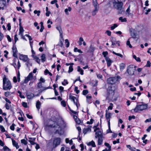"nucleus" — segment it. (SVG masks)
I'll list each match as a JSON object with an SVG mask.
<instances>
[{"mask_svg":"<svg viewBox=\"0 0 151 151\" xmlns=\"http://www.w3.org/2000/svg\"><path fill=\"white\" fill-rule=\"evenodd\" d=\"M68 84V82L66 80L64 79L63 81L62 82V84L64 86H66Z\"/></svg>","mask_w":151,"mask_h":151,"instance_id":"obj_55","label":"nucleus"},{"mask_svg":"<svg viewBox=\"0 0 151 151\" xmlns=\"http://www.w3.org/2000/svg\"><path fill=\"white\" fill-rule=\"evenodd\" d=\"M65 43L66 44V47H68L69 46L70 43L68 39H66L65 40Z\"/></svg>","mask_w":151,"mask_h":151,"instance_id":"obj_44","label":"nucleus"},{"mask_svg":"<svg viewBox=\"0 0 151 151\" xmlns=\"http://www.w3.org/2000/svg\"><path fill=\"white\" fill-rule=\"evenodd\" d=\"M93 120L92 119H90V120L89 121H87V122L86 123L87 124H91L93 123Z\"/></svg>","mask_w":151,"mask_h":151,"instance_id":"obj_61","label":"nucleus"},{"mask_svg":"<svg viewBox=\"0 0 151 151\" xmlns=\"http://www.w3.org/2000/svg\"><path fill=\"white\" fill-rule=\"evenodd\" d=\"M119 139H117L116 140H115L113 142V143L114 145L116 144V143H119Z\"/></svg>","mask_w":151,"mask_h":151,"instance_id":"obj_64","label":"nucleus"},{"mask_svg":"<svg viewBox=\"0 0 151 151\" xmlns=\"http://www.w3.org/2000/svg\"><path fill=\"white\" fill-rule=\"evenodd\" d=\"M45 127L46 128H55V129L56 130V132L59 134L60 135H61L60 132V131L61 130L62 128L57 122L49 120L48 121L47 123L46 124Z\"/></svg>","mask_w":151,"mask_h":151,"instance_id":"obj_1","label":"nucleus"},{"mask_svg":"<svg viewBox=\"0 0 151 151\" xmlns=\"http://www.w3.org/2000/svg\"><path fill=\"white\" fill-rule=\"evenodd\" d=\"M17 59L14 58L13 60V63L12 64H11L12 65H13L15 68H16L17 67Z\"/></svg>","mask_w":151,"mask_h":151,"instance_id":"obj_34","label":"nucleus"},{"mask_svg":"<svg viewBox=\"0 0 151 151\" xmlns=\"http://www.w3.org/2000/svg\"><path fill=\"white\" fill-rule=\"evenodd\" d=\"M119 19L121 20L122 22H127V19L126 18H123L122 17H120L119 18Z\"/></svg>","mask_w":151,"mask_h":151,"instance_id":"obj_47","label":"nucleus"},{"mask_svg":"<svg viewBox=\"0 0 151 151\" xmlns=\"http://www.w3.org/2000/svg\"><path fill=\"white\" fill-rule=\"evenodd\" d=\"M112 52L115 55L117 56H119L121 57V58H122L123 57V55H122V54H119V53H116L114 51H113Z\"/></svg>","mask_w":151,"mask_h":151,"instance_id":"obj_53","label":"nucleus"},{"mask_svg":"<svg viewBox=\"0 0 151 151\" xmlns=\"http://www.w3.org/2000/svg\"><path fill=\"white\" fill-rule=\"evenodd\" d=\"M32 57H33L34 58V59H35V60L37 63H40V60L37 56L33 55H32Z\"/></svg>","mask_w":151,"mask_h":151,"instance_id":"obj_33","label":"nucleus"},{"mask_svg":"<svg viewBox=\"0 0 151 151\" xmlns=\"http://www.w3.org/2000/svg\"><path fill=\"white\" fill-rule=\"evenodd\" d=\"M41 104V103L39 101H37V102L36 104V107L37 108L38 110H39L40 108Z\"/></svg>","mask_w":151,"mask_h":151,"instance_id":"obj_36","label":"nucleus"},{"mask_svg":"<svg viewBox=\"0 0 151 151\" xmlns=\"http://www.w3.org/2000/svg\"><path fill=\"white\" fill-rule=\"evenodd\" d=\"M99 9V8H94V9L92 12V15L93 16L96 15Z\"/></svg>","mask_w":151,"mask_h":151,"instance_id":"obj_27","label":"nucleus"},{"mask_svg":"<svg viewBox=\"0 0 151 151\" xmlns=\"http://www.w3.org/2000/svg\"><path fill=\"white\" fill-rule=\"evenodd\" d=\"M19 59L24 62L27 61L28 60V58L27 55L22 54L20 55L19 56Z\"/></svg>","mask_w":151,"mask_h":151,"instance_id":"obj_15","label":"nucleus"},{"mask_svg":"<svg viewBox=\"0 0 151 151\" xmlns=\"http://www.w3.org/2000/svg\"><path fill=\"white\" fill-rule=\"evenodd\" d=\"M21 143L23 144L24 145H26L27 144V142L24 139H22L21 140Z\"/></svg>","mask_w":151,"mask_h":151,"instance_id":"obj_59","label":"nucleus"},{"mask_svg":"<svg viewBox=\"0 0 151 151\" xmlns=\"http://www.w3.org/2000/svg\"><path fill=\"white\" fill-rule=\"evenodd\" d=\"M120 69L121 70H123L125 68V64L123 63H121L120 65Z\"/></svg>","mask_w":151,"mask_h":151,"instance_id":"obj_41","label":"nucleus"},{"mask_svg":"<svg viewBox=\"0 0 151 151\" xmlns=\"http://www.w3.org/2000/svg\"><path fill=\"white\" fill-rule=\"evenodd\" d=\"M71 10V8L70 7H68V9H66L65 10V13L66 14L68 15V11H69V12H70Z\"/></svg>","mask_w":151,"mask_h":151,"instance_id":"obj_39","label":"nucleus"},{"mask_svg":"<svg viewBox=\"0 0 151 151\" xmlns=\"http://www.w3.org/2000/svg\"><path fill=\"white\" fill-rule=\"evenodd\" d=\"M12 50L13 51V55L15 57L17 58V50L16 47H15L13 46L12 47Z\"/></svg>","mask_w":151,"mask_h":151,"instance_id":"obj_17","label":"nucleus"},{"mask_svg":"<svg viewBox=\"0 0 151 151\" xmlns=\"http://www.w3.org/2000/svg\"><path fill=\"white\" fill-rule=\"evenodd\" d=\"M12 93L11 92L7 91L5 92L4 93V95L6 97H8L9 96L11 95V94Z\"/></svg>","mask_w":151,"mask_h":151,"instance_id":"obj_51","label":"nucleus"},{"mask_svg":"<svg viewBox=\"0 0 151 151\" xmlns=\"http://www.w3.org/2000/svg\"><path fill=\"white\" fill-rule=\"evenodd\" d=\"M136 66L133 65H129L128 67L127 71L128 74L130 75H133L134 74V72L136 70Z\"/></svg>","mask_w":151,"mask_h":151,"instance_id":"obj_8","label":"nucleus"},{"mask_svg":"<svg viewBox=\"0 0 151 151\" xmlns=\"http://www.w3.org/2000/svg\"><path fill=\"white\" fill-rule=\"evenodd\" d=\"M64 42L63 38H61L60 39L58 45L60 47H62L63 45V43Z\"/></svg>","mask_w":151,"mask_h":151,"instance_id":"obj_26","label":"nucleus"},{"mask_svg":"<svg viewBox=\"0 0 151 151\" xmlns=\"http://www.w3.org/2000/svg\"><path fill=\"white\" fill-rule=\"evenodd\" d=\"M117 24H113V25L112 26H111V30H113L115 28H116V27H117Z\"/></svg>","mask_w":151,"mask_h":151,"instance_id":"obj_57","label":"nucleus"},{"mask_svg":"<svg viewBox=\"0 0 151 151\" xmlns=\"http://www.w3.org/2000/svg\"><path fill=\"white\" fill-rule=\"evenodd\" d=\"M37 88H42L43 90L42 91H41L42 92V91H44V90H45L48 89H52V88L51 87H50V86H48L47 87H43L42 86V83H41V82H38L37 83Z\"/></svg>","mask_w":151,"mask_h":151,"instance_id":"obj_11","label":"nucleus"},{"mask_svg":"<svg viewBox=\"0 0 151 151\" xmlns=\"http://www.w3.org/2000/svg\"><path fill=\"white\" fill-rule=\"evenodd\" d=\"M130 35L132 37H135L136 34V31L134 29H131L129 30Z\"/></svg>","mask_w":151,"mask_h":151,"instance_id":"obj_18","label":"nucleus"},{"mask_svg":"<svg viewBox=\"0 0 151 151\" xmlns=\"http://www.w3.org/2000/svg\"><path fill=\"white\" fill-rule=\"evenodd\" d=\"M88 146H91L93 147H95L96 146L95 142L93 141L89 142L88 144Z\"/></svg>","mask_w":151,"mask_h":151,"instance_id":"obj_32","label":"nucleus"},{"mask_svg":"<svg viewBox=\"0 0 151 151\" xmlns=\"http://www.w3.org/2000/svg\"><path fill=\"white\" fill-rule=\"evenodd\" d=\"M106 111L105 116L106 119L107 120L108 124H110V119L111 117V114L109 112H108L107 110H106Z\"/></svg>","mask_w":151,"mask_h":151,"instance_id":"obj_12","label":"nucleus"},{"mask_svg":"<svg viewBox=\"0 0 151 151\" xmlns=\"http://www.w3.org/2000/svg\"><path fill=\"white\" fill-rule=\"evenodd\" d=\"M15 126V124H13L10 127V129L14 131V129Z\"/></svg>","mask_w":151,"mask_h":151,"instance_id":"obj_62","label":"nucleus"},{"mask_svg":"<svg viewBox=\"0 0 151 151\" xmlns=\"http://www.w3.org/2000/svg\"><path fill=\"white\" fill-rule=\"evenodd\" d=\"M95 137L97 138H99L102 137V135L101 132V131H98L96 132Z\"/></svg>","mask_w":151,"mask_h":151,"instance_id":"obj_19","label":"nucleus"},{"mask_svg":"<svg viewBox=\"0 0 151 151\" xmlns=\"http://www.w3.org/2000/svg\"><path fill=\"white\" fill-rule=\"evenodd\" d=\"M126 45H127V46H128L130 48H132V46L130 44V41L129 40L127 41L126 43Z\"/></svg>","mask_w":151,"mask_h":151,"instance_id":"obj_52","label":"nucleus"},{"mask_svg":"<svg viewBox=\"0 0 151 151\" xmlns=\"http://www.w3.org/2000/svg\"><path fill=\"white\" fill-rule=\"evenodd\" d=\"M115 90V87L111 85H110L107 88V91L109 95L113 96L114 94Z\"/></svg>","mask_w":151,"mask_h":151,"instance_id":"obj_9","label":"nucleus"},{"mask_svg":"<svg viewBox=\"0 0 151 151\" xmlns=\"http://www.w3.org/2000/svg\"><path fill=\"white\" fill-rule=\"evenodd\" d=\"M95 50V48L91 45L90 46L88 52H93Z\"/></svg>","mask_w":151,"mask_h":151,"instance_id":"obj_37","label":"nucleus"},{"mask_svg":"<svg viewBox=\"0 0 151 151\" xmlns=\"http://www.w3.org/2000/svg\"><path fill=\"white\" fill-rule=\"evenodd\" d=\"M104 145L106 146L108 148V149H109V150H111V146H110L109 144L108 143H106V142H105L104 143Z\"/></svg>","mask_w":151,"mask_h":151,"instance_id":"obj_49","label":"nucleus"},{"mask_svg":"<svg viewBox=\"0 0 151 151\" xmlns=\"http://www.w3.org/2000/svg\"><path fill=\"white\" fill-rule=\"evenodd\" d=\"M17 92L19 94V96L21 98L23 99L25 98V97L23 95H22V93L20 91H17Z\"/></svg>","mask_w":151,"mask_h":151,"instance_id":"obj_46","label":"nucleus"},{"mask_svg":"<svg viewBox=\"0 0 151 151\" xmlns=\"http://www.w3.org/2000/svg\"><path fill=\"white\" fill-rule=\"evenodd\" d=\"M56 29L57 30H58L60 33V36L61 38H63V32L61 29V27L60 26H59L57 27H56Z\"/></svg>","mask_w":151,"mask_h":151,"instance_id":"obj_23","label":"nucleus"},{"mask_svg":"<svg viewBox=\"0 0 151 151\" xmlns=\"http://www.w3.org/2000/svg\"><path fill=\"white\" fill-rule=\"evenodd\" d=\"M6 0H0V6H6Z\"/></svg>","mask_w":151,"mask_h":151,"instance_id":"obj_28","label":"nucleus"},{"mask_svg":"<svg viewBox=\"0 0 151 151\" xmlns=\"http://www.w3.org/2000/svg\"><path fill=\"white\" fill-rule=\"evenodd\" d=\"M148 105L147 104H142L137 105L133 109L134 111L136 113L139 111H141L146 109L147 108Z\"/></svg>","mask_w":151,"mask_h":151,"instance_id":"obj_5","label":"nucleus"},{"mask_svg":"<svg viewBox=\"0 0 151 151\" xmlns=\"http://www.w3.org/2000/svg\"><path fill=\"white\" fill-rule=\"evenodd\" d=\"M112 45H117L118 46H119V41H115L113 40H112Z\"/></svg>","mask_w":151,"mask_h":151,"instance_id":"obj_30","label":"nucleus"},{"mask_svg":"<svg viewBox=\"0 0 151 151\" xmlns=\"http://www.w3.org/2000/svg\"><path fill=\"white\" fill-rule=\"evenodd\" d=\"M113 6L114 8L119 10V13H122L123 3L119 1L118 0H115L113 3Z\"/></svg>","mask_w":151,"mask_h":151,"instance_id":"obj_4","label":"nucleus"},{"mask_svg":"<svg viewBox=\"0 0 151 151\" xmlns=\"http://www.w3.org/2000/svg\"><path fill=\"white\" fill-rule=\"evenodd\" d=\"M98 138V145H101L103 142V139L102 137H99V138Z\"/></svg>","mask_w":151,"mask_h":151,"instance_id":"obj_35","label":"nucleus"},{"mask_svg":"<svg viewBox=\"0 0 151 151\" xmlns=\"http://www.w3.org/2000/svg\"><path fill=\"white\" fill-rule=\"evenodd\" d=\"M11 106V105H9L8 103H6L5 105V107L6 109L7 110L9 109L10 107Z\"/></svg>","mask_w":151,"mask_h":151,"instance_id":"obj_50","label":"nucleus"},{"mask_svg":"<svg viewBox=\"0 0 151 151\" xmlns=\"http://www.w3.org/2000/svg\"><path fill=\"white\" fill-rule=\"evenodd\" d=\"M105 60L107 63V66L109 67L111 65V64L113 63V61L109 58H106V59Z\"/></svg>","mask_w":151,"mask_h":151,"instance_id":"obj_20","label":"nucleus"},{"mask_svg":"<svg viewBox=\"0 0 151 151\" xmlns=\"http://www.w3.org/2000/svg\"><path fill=\"white\" fill-rule=\"evenodd\" d=\"M26 96L27 99H32L35 96L33 93L30 92L27 93Z\"/></svg>","mask_w":151,"mask_h":151,"instance_id":"obj_16","label":"nucleus"},{"mask_svg":"<svg viewBox=\"0 0 151 151\" xmlns=\"http://www.w3.org/2000/svg\"><path fill=\"white\" fill-rule=\"evenodd\" d=\"M74 51L75 52H78L80 53H82V52L80 49H78L77 47H75L74 49Z\"/></svg>","mask_w":151,"mask_h":151,"instance_id":"obj_48","label":"nucleus"},{"mask_svg":"<svg viewBox=\"0 0 151 151\" xmlns=\"http://www.w3.org/2000/svg\"><path fill=\"white\" fill-rule=\"evenodd\" d=\"M61 105L64 107L66 106V102L64 100L62 101L61 102Z\"/></svg>","mask_w":151,"mask_h":151,"instance_id":"obj_54","label":"nucleus"},{"mask_svg":"<svg viewBox=\"0 0 151 151\" xmlns=\"http://www.w3.org/2000/svg\"><path fill=\"white\" fill-rule=\"evenodd\" d=\"M86 99H87L86 101H87V103H89V104L91 103L92 102V101H91V99L92 98L91 96H86Z\"/></svg>","mask_w":151,"mask_h":151,"instance_id":"obj_31","label":"nucleus"},{"mask_svg":"<svg viewBox=\"0 0 151 151\" xmlns=\"http://www.w3.org/2000/svg\"><path fill=\"white\" fill-rule=\"evenodd\" d=\"M133 58L137 62H140L141 60L139 58L137 57L136 56L134 55H133Z\"/></svg>","mask_w":151,"mask_h":151,"instance_id":"obj_42","label":"nucleus"},{"mask_svg":"<svg viewBox=\"0 0 151 151\" xmlns=\"http://www.w3.org/2000/svg\"><path fill=\"white\" fill-rule=\"evenodd\" d=\"M73 70V68L72 66H70L69 68V70L68 71V73H70Z\"/></svg>","mask_w":151,"mask_h":151,"instance_id":"obj_60","label":"nucleus"},{"mask_svg":"<svg viewBox=\"0 0 151 151\" xmlns=\"http://www.w3.org/2000/svg\"><path fill=\"white\" fill-rule=\"evenodd\" d=\"M34 13L35 14H37V15L38 16H39L40 15V11H39V10L37 11L36 10H35L34 12Z\"/></svg>","mask_w":151,"mask_h":151,"instance_id":"obj_56","label":"nucleus"},{"mask_svg":"<svg viewBox=\"0 0 151 151\" xmlns=\"http://www.w3.org/2000/svg\"><path fill=\"white\" fill-rule=\"evenodd\" d=\"M73 118L75 122H76V123H77L78 124H80L81 121L77 117V116L75 115L74 116Z\"/></svg>","mask_w":151,"mask_h":151,"instance_id":"obj_24","label":"nucleus"},{"mask_svg":"<svg viewBox=\"0 0 151 151\" xmlns=\"http://www.w3.org/2000/svg\"><path fill=\"white\" fill-rule=\"evenodd\" d=\"M121 79V77L119 76L110 78L107 79V82L111 84H113L116 83L118 80Z\"/></svg>","mask_w":151,"mask_h":151,"instance_id":"obj_6","label":"nucleus"},{"mask_svg":"<svg viewBox=\"0 0 151 151\" xmlns=\"http://www.w3.org/2000/svg\"><path fill=\"white\" fill-rule=\"evenodd\" d=\"M12 141L13 145L17 149H18L19 148V146L18 145V143L13 139H12Z\"/></svg>","mask_w":151,"mask_h":151,"instance_id":"obj_22","label":"nucleus"},{"mask_svg":"<svg viewBox=\"0 0 151 151\" xmlns=\"http://www.w3.org/2000/svg\"><path fill=\"white\" fill-rule=\"evenodd\" d=\"M102 54L104 55V56L105 58V59H106V58H109L108 57L106 56L108 54L107 52H103L102 53Z\"/></svg>","mask_w":151,"mask_h":151,"instance_id":"obj_45","label":"nucleus"},{"mask_svg":"<svg viewBox=\"0 0 151 151\" xmlns=\"http://www.w3.org/2000/svg\"><path fill=\"white\" fill-rule=\"evenodd\" d=\"M20 80V74L19 72H18L17 74V78L14 76L13 78V81L14 83H16L18 81L19 82Z\"/></svg>","mask_w":151,"mask_h":151,"instance_id":"obj_13","label":"nucleus"},{"mask_svg":"<svg viewBox=\"0 0 151 151\" xmlns=\"http://www.w3.org/2000/svg\"><path fill=\"white\" fill-rule=\"evenodd\" d=\"M51 142H52V147L53 148H55L60 144L61 142V139L60 137H55L53 139H52L50 140L46 141V143L48 145H50V144Z\"/></svg>","mask_w":151,"mask_h":151,"instance_id":"obj_2","label":"nucleus"},{"mask_svg":"<svg viewBox=\"0 0 151 151\" xmlns=\"http://www.w3.org/2000/svg\"><path fill=\"white\" fill-rule=\"evenodd\" d=\"M92 3L94 8H99V4H98L97 0H93Z\"/></svg>","mask_w":151,"mask_h":151,"instance_id":"obj_21","label":"nucleus"},{"mask_svg":"<svg viewBox=\"0 0 151 151\" xmlns=\"http://www.w3.org/2000/svg\"><path fill=\"white\" fill-rule=\"evenodd\" d=\"M91 126L90 125H88L87 128H85L83 130V133L84 134H86L88 132H90L91 131Z\"/></svg>","mask_w":151,"mask_h":151,"instance_id":"obj_14","label":"nucleus"},{"mask_svg":"<svg viewBox=\"0 0 151 151\" xmlns=\"http://www.w3.org/2000/svg\"><path fill=\"white\" fill-rule=\"evenodd\" d=\"M69 99L73 102L74 104H76L77 108L80 106V104L79 103L78 100L75 96L70 94L69 95Z\"/></svg>","mask_w":151,"mask_h":151,"instance_id":"obj_10","label":"nucleus"},{"mask_svg":"<svg viewBox=\"0 0 151 151\" xmlns=\"http://www.w3.org/2000/svg\"><path fill=\"white\" fill-rule=\"evenodd\" d=\"M3 149L5 151H10V150L7 146H4L3 147Z\"/></svg>","mask_w":151,"mask_h":151,"instance_id":"obj_58","label":"nucleus"},{"mask_svg":"<svg viewBox=\"0 0 151 151\" xmlns=\"http://www.w3.org/2000/svg\"><path fill=\"white\" fill-rule=\"evenodd\" d=\"M83 41V38H80L79 40L78 43L79 45H81L82 44V42Z\"/></svg>","mask_w":151,"mask_h":151,"instance_id":"obj_63","label":"nucleus"},{"mask_svg":"<svg viewBox=\"0 0 151 151\" xmlns=\"http://www.w3.org/2000/svg\"><path fill=\"white\" fill-rule=\"evenodd\" d=\"M109 129L107 130V133H112V132L110 129V124H108Z\"/></svg>","mask_w":151,"mask_h":151,"instance_id":"obj_43","label":"nucleus"},{"mask_svg":"<svg viewBox=\"0 0 151 151\" xmlns=\"http://www.w3.org/2000/svg\"><path fill=\"white\" fill-rule=\"evenodd\" d=\"M29 44L31 48H32L33 47V41L32 40V38H29Z\"/></svg>","mask_w":151,"mask_h":151,"instance_id":"obj_38","label":"nucleus"},{"mask_svg":"<svg viewBox=\"0 0 151 151\" xmlns=\"http://www.w3.org/2000/svg\"><path fill=\"white\" fill-rule=\"evenodd\" d=\"M41 60L42 62H44L45 61L46 57L45 55V54H43L41 56Z\"/></svg>","mask_w":151,"mask_h":151,"instance_id":"obj_40","label":"nucleus"},{"mask_svg":"<svg viewBox=\"0 0 151 151\" xmlns=\"http://www.w3.org/2000/svg\"><path fill=\"white\" fill-rule=\"evenodd\" d=\"M36 79V77L35 76H34L32 73L31 72L29 74L28 76L25 78L24 83H27L29 81L33 80L35 81Z\"/></svg>","mask_w":151,"mask_h":151,"instance_id":"obj_7","label":"nucleus"},{"mask_svg":"<svg viewBox=\"0 0 151 151\" xmlns=\"http://www.w3.org/2000/svg\"><path fill=\"white\" fill-rule=\"evenodd\" d=\"M19 31V35H20V36L22 37V38H24V36H23V33L24 31V30L22 27H20Z\"/></svg>","mask_w":151,"mask_h":151,"instance_id":"obj_25","label":"nucleus"},{"mask_svg":"<svg viewBox=\"0 0 151 151\" xmlns=\"http://www.w3.org/2000/svg\"><path fill=\"white\" fill-rule=\"evenodd\" d=\"M77 71L80 73V74L81 75H83V70L81 68L80 66H78L77 67Z\"/></svg>","mask_w":151,"mask_h":151,"instance_id":"obj_29","label":"nucleus"},{"mask_svg":"<svg viewBox=\"0 0 151 151\" xmlns=\"http://www.w3.org/2000/svg\"><path fill=\"white\" fill-rule=\"evenodd\" d=\"M3 89L5 90H10L12 87V83L5 75L3 79Z\"/></svg>","mask_w":151,"mask_h":151,"instance_id":"obj_3","label":"nucleus"}]
</instances>
